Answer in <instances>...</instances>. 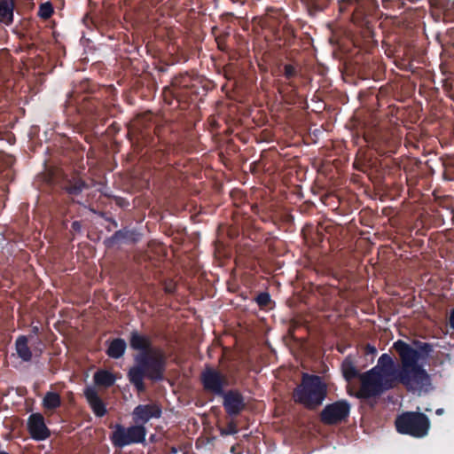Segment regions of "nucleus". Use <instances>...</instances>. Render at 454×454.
I'll list each match as a JSON object with an SVG mask.
<instances>
[{"label": "nucleus", "mask_w": 454, "mask_h": 454, "mask_svg": "<svg viewBox=\"0 0 454 454\" xmlns=\"http://www.w3.org/2000/svg\"><path fill=\"white\" fill-rule=\"evenodd\" d=\"M394 348L400 356L401 372L396 370L390 356L382 355L373 369L360 375V396L369 397L379 395L395 387L399 381L411 389L428 384L429 377L419 364L425 360L426 355L401 340L396 341Z\"/></svg>", "instance_id": "nucleus-1"}, {"label": "nucleus", "mask_w": 454, "mask_h": 454, "mask_svg": "<svg viewBox=\"0 0 454 454\" xmlns=\"http://www.w3.org/2000/svg\"><path fill=\"white\" fill-rule=\"evenodd\" d=\"M130 346L141 352L135 357L136 364L129 369V379L138 391H144L145 378L152 380L163 378L166 357L160 348L151 347L149 340L137 333H132Z\"/></svg>", "instance_id": "nucleus-2"}, {"label": "nucleus", "mask_w": 454, "mask_h": 454, "mask_svg": "<svg viewBox=\"0 0 454 454\" xmlns=\"http://www.w3.org/2000/svg\"><path fill=\"white\" fill-rule=\"evenodd\" d=\"M327 395V387L318 376L303 374L301 383L294 391L296 403L308 409H316Z\"/></svg>", "instance_id": "nucleus-3"}, {"label": "nucleus", "mask_w": 454, "mask_h": 454, "mask_svg": "<svg viewBox=\"0 0 454 454\" xmlns=\"http://www.w3.org/2000/svg\"><path fill=\"white\" fill-rule=\"evenodd\" d=\"M395 427L399 433L422 437L427 433L429 422L422 413L406 412L395 419Z\"/></svg>", "instance_id": "nucleus-4"}, {"label": "nucleus", "mask_w": 454, "mask_h": 454, "mask_svg": "<svg viewBox=\"0 0 454 454\" xmlns=\"http://www.w3.org/2000/svg\"><path fill=\"white\" fill-rule=\"evenodd\" d=\"M146 430L143 425L136 424L125 428L116 426L112 434V441L115 446L123 447L131 443L143 442L145 439Z\"/></svg>", "instance_id": "nucleus-5"}, {"label": "nucleus", "mask_w": 454, "mask_h": 454, "mask_svg": "<svg viewBox=\"0 0 454 454\" xmlns=\"http://www.w3.org/2000/svg\"><path fill=\"white\" fill-rule=\"evenodd\" d=\"M349 412V405L344 401L336 402L325 407L321 420L325 424H337L345 419Z\"/></svg>", "instance_id": "nucleus-6"}, {"label": "nucleus", "mask_w": 454, "mask_h": 454, "mask_svg": "<svg viewBox=\"0 0 454 454\" xmlns=\"http://www.w3.org/2000/svg\"><path fill=\"white\" fill-rule=\"evenodd\" d=\"M201 379L205 388L214 393H220L227 384L225 377L212 368H207L202 372Z\"/></svg>", "instance_id": "nucleus-7"}, {"label": "nucleus", "mask_w": 454, "mask_h": 454, "mask_svg": "<svg viewBox=\"0 0 454 454\" xmlns=\"http://www.w3.org/2000/svg\"><path fill=\"white\" fill-rule=\"evenodd\" d=\"M160 413V408L156 403H151L137 406L133 411L132 416L134 422L141 425L153 418H159Z\"/></svg>", "instance_id": "nucleus-8"}, {"label": "nucleus", "mask_w": 454, "mask_h": 454, "mask_svg": "<svg viewBox=\"0 0 454 454\" xmlns=\"http://www.w3.org/2000/svg\"><path fill=\"white\" fill-rule=\"evenodd\" d=\"M28 429L35 439L43 440L49 436V430L45 426L44 419L40 413H35L30 416Z\"/></svg>", "instance_id": "nucleus-9"}, {"label": "nucleus", "mask_w": 454, "mask_h": 454, "mask_svg": "<svg viewBox=\"0 0 454 454\" xmlns=\"http://www.w3.org/2000/svg\"><path fill=\"white\" fill-rule=\"evenodd\" d=\"M242 396L237 392H229L224 396V407L228 413L237 414L244 408Z\"/></svg>", "instance_id": "nucleus-10"}, {"label": "nucleus", "mask_w": 454, "mask_h": 454, "mask_svg": "<svg viewBox=\"0 0 454 454\" xmlns=\"http://www.w3.org/2000/svg\"><path fill=\"white\" fill-rule=\"evenodd\" d=\"M62 403L60 394L55 390L48 391L43 398V408L46 414H51Z\"/></svg>", "instance_id": "nucleus-11"}, {"label": "nucleus", "mask_w": 454, "mask_h": 454, "mask_svg": "<svg viewBox=\"0 0 454 454\" xmlns=\"http://www.w3.org/2000/svg\"><path fill=\"white\" fill-rule=\"evenodd\" d=\"M85 396L91 409L93 410L97 416L102 417L106 414V410L105 408V405L95 390L90 388L86 389Z\"/></svg>", "instance_id": "nucleus-12"}, {"label": "nucleus", "mask_w": 454, "mask_h": 454, "mask_svg": "<svg viewBox=\"0 0 454 454\" xmlns=\"http://www.w3.org/2000/svg\"><path fill=\"white\" fill-rule=\"evenodd\" d=\"M13 0H0V22L9 25L13 19Z\"/></svg>", "instance_id": "nucleus-13"}, {"label": "nucleus", "mask_w": 454, "mask_h": 454, "mask_svg": "<svg viewBox=\"0 0 454 454\" xmlns=\"http://www.w3.org/2000/svg\"><path fill=\"white\" fill-rule=\"evenodd\" d=\"M16 351L24 361H29L32 358V352L27 346V339L25 336H20L16 340Z\"/></svg>", "instance_id": "nucleus-14"}, {"label": "nucleus", "mask_w": 454, "mask_h": 454, "mask_svg": "<svg viewBox=\"0 0 454 454\" xmlns=\"http://www.w3.org/2000/svg\"><path fill=\"white\" fill-rule=\"evenodd\" d=\"M125 348V341L121 339H116L111 342L107 353L111 357L119 358L124 353Z\"/></svg>", "instance_id": "nucleus-15"}, {"label": "nucleus", "mask_w": 454, "mask_h": 454, "mask_svg": "<svg viewBox=\"0 0 454 454\" xmlns=\"http://www.w3.org/2000/svg\"><path fill=\"white\" fill-rule=\"evenodd\" d=\"M94 380L98 385L109 387L114 384L115 378L112 373L106 371H100L95 374Z\"/></svg>", "instance_id": "nucleus-16"}, {"label": "nucleus", "mask_w": 454, "mask_h": 454, "mask_svg": "<svg viewBox=\"0 0 454 454\" xmlns=\"http://www.w3.org/2000/svg\"><path fill=\"white\" fill-rule=\"evenodd\" d=\"M342 372L345 379L349 381L357 376V371L352 363L348 360H345L342 364Z\"/></svg>", "instance_id": "nucleus-17"}, {"label": "nucleus", "mask_w": 454, "mask_h": 454, "mask_svg": "<svg viewBox=\"0 0 454 454\" xmlns=\"http://www.w3.org/2000/svg\"><path fill=\"white\" fill-rule=\"evenodd\" d=\"M52 12H53V9H52V6L51 4L44 3V4H41V6L39 8V16L40 17H42L43 19H48L51 17Z\"/></svg>", "instance_id": "nucleus-18"}, {"label": "nucleus", "mask_w": 454, "mask_h": 454, "mask_svg": "<svg viewBox=\"0 0 454 454\" xmlns=\"http://www.w3.org/2000/svg\"><path fill=\"white\" fill-rule=\"evenodd\" d=\"M258 304L262 307H266L270 303V295L268 294H261L257 296L256 299Z\"/></svg>", "instance_id": "nucleus-19"}, {"label": "nucleus", "mask_w": 454, "mask_h": 454, "mask_svg": "<svg viewBox=\"0 0 454 454\" xmlns=\"http://www.w3.org/2000/svg\"><path fill=\"white\" fill-rule=\"evenodd\" d=\"M237 432L236 425L233 422H230L227 427L221 429L223 435L232 434Z\"/></svg>", "instance_id": "nucleus-20"}, {"label": "nucleus", "mask_w": 454, "mask_h": 454, "mask_svg": "<svg viewBox=\"0 0 454 454\" xmlns=\"http://www.w3.org/2000/svg\"><path fill=\"white\" fill-rule=\"evenodd\" d=\"M84 186L83 182L78 181L74 185L70 186L68 188L70 193H77L82 191V187Z\"/></svg>", "instance_id": "nucleus-21"}, {"label": "nucleus", "mask_w": 454, "mask_h": 454, "mask_svg": "<svg viewBox=\"0 0 454 454\" xmlns=\"http://www.w3.org/2000/svg\"><path fill=\"white\" fill-rule=\"evenodd\" d=\"M294 68L291 66H286L285 67V73L287 77H290L294 74Z\"/></svg>", "instance_id": "nucleus-22"}, {"label": "nucleus", "mask_w": 454, "mask_h": 454, "mask_svg": "<svg viewBox=\"0 0 454 454\" xmlns=\"http://www.w3.org/2000/svg\"><path fill=\"white\" fill-rule=\"evenodd\" d=\"M450 326L454 329V310L451 312V315L450 317Z\"/></svg>", "instance_id": "nucleus-23"}, {"label": "nucleus", "mask_w": 454, "mask_h": 454, "mask_svg": "<svg viewBox=\"0 0 454 454\" xmlns=\"http://www.w3.org/2000/svg\"><path fill=\"white\" fill-rule=\"evenodd\" d=\"M80 223L78 222H74L73 223V229L75 230V231H79L80 230Z\"/></svg>", "instance_id": "nucleus-24"}, {"label": "nucleus", "mask_w": 454, "mask_h": 454, "mask_svg": "<svg viewBox=\"0 0 454 454\" xmlns=\"http://www.w3.org/2000/svg\"><path fill=\"white\" fill-rule=\"evenodd\" d=\"M231 451L232 453H234V454H237V453H236L235 447H232V448H231Z\"/></svg>", "instance_id": "nucleus-25"}, {"label": "nucleus", "mask_w": 454, "mask_h": 454, "mask_svg": "<svg viewBox=\"0 0 454 454\" xmlns=\"http://www.w3.org/2000/svg\"><path fill=\"white\" fill-rule=\"evenodd\" d=\"M0 454H9V453H7V452H5L4 450H1V449H0Z\"/></svg>", "instance_id": "nucleus-26"}]
</instances>
